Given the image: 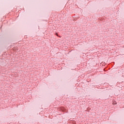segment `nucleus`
<instances>
[{"instance_id":"nucleus-1","label":"nucleus","mask_w":124,"mask_h":124,"mask_svg":"<svg viewBox=\"0 0 124 124\" xmlns=\"http://www.w3.org/2000/svg\"><path fill=\"white\" fill-rule=\"evenodd\" d=\"M61 110H62V111H64L65 110V109H64V108H62V109H61Z\"/></svg>"}]
</instances>
